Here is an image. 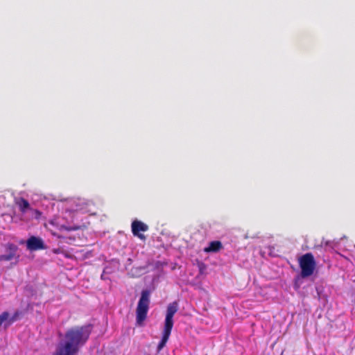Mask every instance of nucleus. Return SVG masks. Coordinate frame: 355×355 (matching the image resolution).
I'll return each mask as SVG.
<instances>
[{"mask_svg":"<svg viewBox=\"0 0 355 355\" xmlns=\"http://www.w3.org/2000/svg\"><path fill=\"white\" fill-rule=\"evenodd\" d=\"M92 331L91 324L74 326L64 333L63 339L56 345L53 355H76L78 354L90 336Z\"/></svg>","mask_w":355,"mask_h":355,"instance_id":"obj_1","label":"nucleus"},{"mask_svg":"<svg viewBox=\"0 0 355 355\" xmlns=\"http://www.w3.org/2000/svg\"><path fill=\"white\" fill-rule=\"evenodd\" d=\"M178 310V304L177 302L170 303L167 306L162 336L157 347V354H159L162 350L169 339L173 327V316Z\"/></svg>","mask_w":355,"mask_h":355,"instance_id":"obj_2","label":"nucleus"},{"mask_svg":"<svg viewBox=\"0 0 355 355\" xmlns=\"http://www.w3.org/2000/svg\"><path fill=\"white\" fill-rule=\"evenodd\" d=\"M150 304V291L144 290L141 291L140 299L136 309V322L139 326L143 325L146 319Z\"/></svg>","mask_w":355,"mask_h":355,"instance_id":"obj_3","label":"nucleus"},{"mask_svg":"<svg viewBox=\"0 0 355 355\" xmlns=\"http://www.w3.org/2000/svg\"><path fill=\"white\" fill-rule=\"evenodd\" d=\"M298 263L301 269L300 276L306 278L311 276L316 268V262L311 252L306 253L298 259Z\"/></svg>","mask_w":355,"mask_h":355,"instance_id":"obj_4","label":"nucleus"},{"mask_svg":"<svg viewBox=\"0 0 355 355\" xmlns=\"http://www.w3.org/2000/svg\"><path fill=\"white\" fill-rule=\"evenodd\" d=\"M148 229V225L141 220H135L132 222L131 230L132 234L142 241H145L146 237L141 232H147Z\"/></svg>","mask_w":355,"mask_h":355,"instance_id":"obj_5","label":"nucleus"},{"mask_svg":"<svg viewBox=\"0 0 355 355\" xmlns=\"http://www.w3.org/2000/svg\"><path fill=\"white\" fill-rule=\"evenodd\" d=\"M26 247L31 251L45 249V245L42 239L34 236H31L26 241Z\"/></svg>","mask_w":355,"mask_h":355,"instance_id":"obj_6","label":"nucleus"},{"mask_svg":"<svg viewBox=\"0 0 355 355\" xmlns=\"http://www.w3.org/2000/svg\"><path fill=\"white\" fill-rule=\"evenodd\" d=\"M7 248L9 250V254L1 255L0 256V262L3 261H10L16 257V252L17 250V246L12 243H9L8 245Z\"/></svg>","mask_w":355,"mask_h":355,"instance_id":"obj_7","label":"nucleus"},{"mask_svg":"<svg viewBox=\"0 0 355 355\" xmlns=\"http://www.w3.org/2000/svg\"><path fill=\"white\" fill-rule=\"evenodd\" d=\"M222 248V243L219 241H214L209 243V246L205 248V251L206 252H217Z\"/></svg>","mask_w":355,"mask_h":355,"instance_id":"obj_8","label":"nucleus"},{"mask_svg":"<svg viewBox=\"0 0 355 355\" xmlns=\"http://www.w3.org/2000/svg\"><path fill=\"white\" fill-rule=\"evenodd\" d=\"M16 205L19 207L22 213H25L28 209H30V204L28 201L24 198L17 199Z\"/></svg>","mask_w":355,"mask_h":355,"instance_id":"obj_9","label":"nucleus"},{"mask_svg":"<svg viewBox=\"0 0 355 355\" xmlns=\"http://www.w3.org/2000/svg\"><path fill=\"white\" fill-rule=\"evenodd\" d=\"M10 314L7 311H4L0 314V327L3 322H6L9 319Z\"/></svg>","mask_w":355,"mask_h":355,"instance_id":"obj_10","label":"nucleus"},{"mask_svg":"<svg viewBox=\"0 0 355 355\" xmlns=\"http://www.w3.org/2000/svg\"><path fill=\"white\" fill-rule=\"evenodd\" d=\"M19 315V311H16L13 314L12 318L10 319L9 322H8V324L6 325H10V324H12V322L16 321L17 320V318H18Z\"/></svg>","mask_w":355,"mask_h":355,"instance_id":"obj_11","label":"nucleus"},{"mask_svg":"<svg viewBox=\"0 0 355 355\" xmlns=\"http://www.w3.org/2000/svg\"><path fill=\"white\" fill-rule=\"evenodd\" d=\"M60 230H65L67 231H72V230H78L77 227H66L64 225H61L60 227Z\"/></svg>","mask_w":355,"mask_h":355,"instance_id":"obj_12","label":"nucleus"},{"mask_svg":"<svg viewBox=\"0 0 355 355\" xmlns=\"http://www.w3.org/2000/svg\"><path fill=\"white\" fill-rule=\"evenodd\" d=\"M107 272H106V270H105L103 271V272L102 273V275H101V277H102V279H109V278H108V277H107Z\"/></svg>","mask_w":355,"mask_h":355,"instance_id":"obj_13","label":"nucleus"},{"mask_svg":"<svg viewBox=\"0 0 355 355\" xmlns=\"http://www.w3.org/2000/svg\"><path fill=\"white\" fill-rule=\"evenodd\" d=\"M35 212H36V214H39V215L41 214L40 211H39L38 210H36Z\"/></svg>","mask_w":355,"mask_h":355,"instance_id":"obj_14","label":"nucleus"},{"mask_svg":"<svg viewBox=\"0 0 355 355\" xmlns=\"http://www.w3.org/2000/svg\"><path fill=\"white\" fill-rule=\"evenodd\" d=\"M49 224H50V225H54V222H53V221H51V222L49 223Z\"/></svg>","mask_w":355,"mask_h":355,"instance_id":"obj_15","label":"nucleus"},{"mask_svg":"<svg viewBox=\"0 0 355 355\" xmlns=\"http://www.w3.org/2000/svg\"><path fill=\"white\" fill-rule=\"evenodd\" d=\"M51 233L53 235H56V234L55 232H53V231L51 232Z\"/></svg>","mask_w":355,"mask_h":355,"instance_id":"obj_16","label":"nucleus"}]
</instances>
